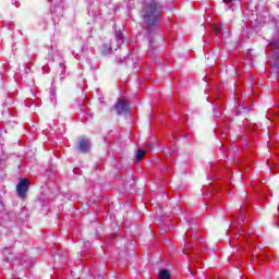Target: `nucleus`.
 <instances>
[{
  "label": "nucleus",
  "mask_w": 279,
  "mask_h": 279,
  "mask_svg": "<svg viewBox=\"0 0 279 279\" xmlns=\"http://www.w3.org/2000/svg\"><path fill=\"white\" fill-rule=\"evenodd\" d=\"M145 154H147V151H145L143 149H138L137 155H136V162H141V160H143V158H145Z\"/></svg>",
  "instance_id": "obj_6"
},
{
  "label": "nucleus",
  "mask_w": 279,
  "mask_h": 279,
  "mask_svg": "<svg viewBox=\"0 0 279 279\" xmlns=\"http://www.w3.org/2000/svg\"><path fill=\"white\" fill-rule=\"evenodd\" d=\"M142 14L146 27H153V25H156L160 21L162 8L158 5L157 1L153 0L144 5Z\"/></svg>",
  "instance_id": "obj_1"
},
{
  "label": "nucleus",
  "mask_w": 279,
  "mask_h": 279,
  "mask_svg": "<svg viewBox=\"0 0 279 279\" xmlns=\"http://www.w3.org/2000/svg\"><path fill=\"white\" fill-rule=\"evenodd\" d=\"M129 109H130V104L128 102V100L118 101V104L116 105V110L118 114H123L128 112Z\"/></svg>",
  "instance_id": "obj_3"
},
{
  "label": "nucleus",
  "mask_w": 279,
  "mask_h": 279,
  "mask_svg": "<svg viewBox=\"0 0 279 279\" xmlns=\"http://www.w3.org/2000/svg\"><path fill=\"white\" fill-rule=\"evenodd\" d=\"M27 191H29V180L21 179L16 185V192L21 199H25L27 197Z\"/></svg>",
  "instance_id": "obj_2"
},
{
  "label": "nucleus",
  "mask_w": 279,
  "mask_h": 279,
  "mask_svg": "<svg viewBox=\"0 0 279 279\" xmlns=\"http://www.w3.org/2000/svg\"><path fill=\"white\" fill-rule=\"evenodd\" d=\"M159 279H171V272L167 269H162L159 271Z\"/></svg>",
  "instance_id": "obj_5"
},
{
  "label": "nucleus",
  "mask_w": 279,
  "mask_h": 279,
  "mask_svg": "<svg viewBox=\"0 0 279 279\" xmlns=\"http://www.w3.org/2000/svg\"><path fill=\"white\" fill-rule=\"evenodd\" d=\"M78 146H80L81 151H83V153L88 151V141L81 140Z\"/></svg>",
  "instance_id": "obj_4"
},
{
  "label": "nucleus",
  "mask_w": 279,
  "mask_h": 279,
  "mask_svg": "<svg viewBox=\"0 0 279 279\" xmlns=\"http://www.w3.org/2000/svg\"><path fill=\"white\" fill-rule=\"evenodd\" d=\"M234 0H223V3H232Z\"/></svg>",
  "instance_id": "obj_8"
},
{
  "label": "nucleus",
  "mask_w": 279,
  "mask_h": 279,
  "mask_svg": "<svg viewBox=\"0 0 279 279\" xmlns=\"http://www.w3.org/2000/svg\"><path fill=\"white\" fill-rule=\"evenodd\" d=\"M215 32L217 35L221 34V27L220 26H216L215 27Z\"/></svg>",
  "instance_id": "obj_7"
}]
</instances>
